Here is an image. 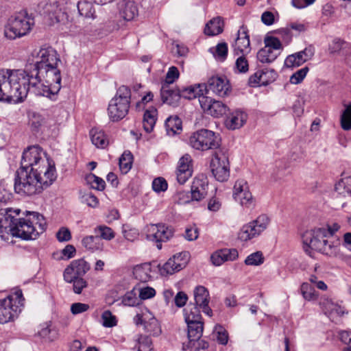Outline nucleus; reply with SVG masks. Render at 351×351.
<instances>
[{
  "mask_svg": "<svg viewBox=\"0 0 351 351\" xmlns=\"http://www.w3.org/2000/svg\"><path fill=\"white\" fill-rule=\"evenodd\" d=\"M189 342L199 340L203 332V322H186Z\"/></svg>",
  "mask_w": 351,
  "mask_h": 351,
  "instance_id": "e433bc0d",
  "label": "nucleus"
},
{
  "mask_svg": "<svg viewBox=\"0 0 351 351\" xmlns=\"http://www.w3.org/2000/svg\"><path fill=\"white\" fill-rule=\"evenodd\" d=\"M90 136L92 143L97 148L104 149L109 144L108 136L105 132L99 128H93L90 131Z\"/></svg>",
  "mask_w": 351,
  "mask_h": 351,
  "instance_id": "2f4dec72",
  "label": "nucleus"
},
{
  "mask_svg": "<svg viewBox=\"0 0 351 351\" xmlns=\"http://www.w3.org/2000/svg\"><path fill=\"white\" fill-rule=\"evenodd\" d=\"M247 114L243 111L235 110L232 112L226 121V125L230 130L241 128L247 121Z\"/></svg>",
  "mask_w": 351,
  "mask_h": 351,
  "instance_id": "c756f323",
  "label": "nucleus"
},
{
  "mask_svg": "<svg viewBox=\"0 0 351 351\" xmlns=\"http://www.w3.org/2000/svg\"><path fill=\"white\" fill-rule=\"evenodd\" d=\"M137 351H154L152 342L149 336H141L138 338Z\"/></svg>",
  "mask_w": 351,
  "mask_h": 351,
  "instance_id": "4d7b16f0",
  "label": "nucleus"
},
{
  "mask_svg": "<svg viewBox=\"0 0 351 351\" xmlns=\"http://www.w3.org/2000/svg\"><path fill=\"white\" fill-rule=\"evenodd\" d=\"M330 234V233L324 228L308 230L302 234L303 243L311 249L319 252Z\"/></svg>",
  "mask_w": 351,
  "mask_h": 351,
  "instance_id": "2eb2a0df",
  "label": "nucleus"
},
{
  "mask_svg": "<svg viewBox=\"0 0 351 351\" xmlns=\"http://www.w3.org/2000/svg\"><path fill=\"white\" fill-rule=\"evenodd\" d=\"M205 88L207 93L211 92L219 97H225L230 92L228 82L226 79L217 76L209 78Z\"/></svg>",
  "mask_w": 351,
  "mask_h": 351,
  "instance_id": "5701e85b",
  "label": "nucleus"
},
{
  "mask_svg": "<svg viewBox=\"0 0 351 351\" xmlns=\"http://www.w3.org/2000/svg\"><path fill=\"white\" fill-rule=\"evenodd\" d=\"M47 226L44 217L38 213L33 212L25 217L19 218L12 237L24 240L36 239L43 233Z\"/></svg>",
  "mask_w": 351,
  "mask_h": 351,
  "instance_id": "20e7f679",
  "label": "nucleus"
},
{
  "mask_svg": "<svg viewBox=\"0 0 351 351\" xmlns=\"http://www.w3.org/2000/svg\"><path fill=\"white\" fill-rule=\"evenodd\" d=\"M180 97H183L187 99H193L199 97V99L203 95V90L201 88L199 84L197 86H191L186 88H184L180 90Z\"/></svg>",
  "mask_w": 351,
  "mask_h": 351,
  "instance_id": "37998d69",
  "label": "nucleus"
},
{
  "mask_svg": "<svg viewBox=\"0 0 351 351\" xmlns=\"http://www.w3.org/2000/svg\"><path fill=\"white\" fill-rule=\"evenodd\" d=\"M233 54L250 53L251 51L247 28L242 25L237 32V36L232 45Z\"/></svg>",
  "mask_w": 351,
  "mask_h": 351,
  "instance_id": "b1692460",
  "label": "nucleus"
},
{
  "mask_svg": "<svg viewBox=\"0 0 351 351\" xmlns=\"http://www.w3.org/2000/svg\"><path fill=\"white\" fill-rule=\"evenodd\" d=\"M23 72L25 73L23 86H25L27 94L31 92L38 96L56 99L61 88L62 80L58 66L38 69L27 68Z\"/></svg>",
  "mask_w": 351,
  "mask_h": 351,
  "instance_id": "f257e3e1",
  "label": "nucleus"
},
{
  "mask_svg": "<svg viewBox=\"0 0 351 351\" xmlns=\"http://www.w3.org/2000/svg\"><path fill=\"white\" fill-rule=\"evenodd\" d=\"M213 335L217 342L222 345H226L228 341V335L227 331L221 326H216L213 331Z\"/></svg>",
  "mask_w": 351,
  "mask_h": 351,
  "instance_id": "5fc2aeb1",
  "label": "nucleus"
},
{
  "mask_svg": "<svg viewBox=\"0 0 351 351\" xmlns=\"http://www.w3.org/2000/svg\"><path fill=\"white\" fill-rule=\"evenodd\" d=\"M86 180L90 186L96 190L102 191L105 188V181L94 174H90L86 177Z\"/></svg>",
  "mask_w": 351,
  "mask_h": 351,
  "instance_id": "6e6d98bb",
  "label": "nucleus"
},
{
  "mask_svg": "<svg viewBox=\"0 0 351 351\" xmlns=\"http://www.w3.org/2000/svg\"><path fill=\"white\" fill-rule=\"evenodd\" d=\"M90 269L89 264L83 258L73 261L64 269V280L71 282L75 278L83 277Z\"/></svg>",
  "mask_w": 351,
  "mask_h": 351,
  "instance_id": "a211bd4d",
  "label": "nucleus"
},
{
  "mask_svg": "<svg viewBox=\"0 0 351 351\" xmlns=\"http://www.w3.org/2000/svg\"><path fill=\"white\" fill-rule=\"evenodd\" d=\"M157 116V110L154 107H151L145 110L143 115V125L147 132H151L156 124Z\"/></svg>",
  "mask_w": 351,
  "mask_h": 351,
  "instance_id": "f704fd0d",
  "label": "nucleus"
},
{
  "mask_svg": "<svg viewBox=\"0 0 351 351\" xmlns=\"http://www.w3.org/2000/svg\"><path fill=\"white\" fill-rule=\"evenodd\" d=\"M160 94L162 102L172 106H178L181 98L180 90L169 89L165 84H162Z\"/></svg>",
  "mask_w": 351,
  "mask_h": 351,
  "instance_id": "7c9ffc66",
  "label": "nucleus"
},
{
  "mask_svg": "<svg viewBox=\"0 0 351 351\" xmlns=\"http://www.w3.org/2000/svg\"><path fill=\"white\" fill-rule=\"evenodd\" d=\"M319 252L330 258H341L343 252L341 241L330 234Z\"/></svg>",
  "mask_w": 351,
  "mask_h": 351,
  "instance_id": "4be33fe9",
  "label": "nucleus"
},
{
  "mask_svg": "<svg viewBox=\"0 0 351 351\" xmlns=\"http://www.w3.org/2000/svg\"><path fill=\"white\" fill-rule=\"evenodd\" d=\"M22 69H0V101L19 104L27 97Z\"/></svg>",
  "mask_w": 351,
  "mask_h": 351,
  "instance_id": "7ed1b4c3",
  "label": "nucleus"
},
{
  "mask_svg": "<svg viewBox=\"0 0 351 351\" xmlns=\"http://www.w3.org/2000/svg\"><path fill=\"white\" fill-rule=\"evenodd\" d=\"M258 236L251 222L244 224L237 234L238 239L241 241H248Z\"/></svg>",
  "mask_w": 351,
  "mask_h": 351,
  "instance_id": "c9c22d12",
  "label": "nucleus"
},
{
  "mask_svg": "<svg viewBox=\"0 0 351 351\" xmlns=\"http://www.w3.org/2000/svg\"><path fill=\"white\" fill-rule=\"evenodd\" d=\"M71 283L73 284V291L76 294H80L88 287V282L83 277L75 278Z\"/></svg>",
  "mask_w": 351,
  "mask_h": 351,
  "instance_id": "e2e57ef3",
  "label": "nucleus"
},
{
  "mask_svg": "<svg viewBox=\"0 0 351 351\" xmlns=\"http://www.w3.org/2000/svg\"><path fill=\"white\" fill-rule=\"evenodd\" d=\"M23 174H24L23 173ZM22 180L14 184V191L21 196H32L40 193L51 186L57 178L54 162L49 159L33 173H25Z\"/></svg>",
  "mask_w": 351,
  "mask_h": 351,
  "instance_id": "f03ea898",
  "label": "nucleus"
},
{
  "mask_svg": "<svg viewBox=\"0 0 351 351\" xmlns=\"http://www.w3.org/2000/svg\"><path fill=\"white\" fill-rule=\"evenodd\" d=\"M175 173L180 184H184L192 176L193 160L191 155L186 154L179 159Z\"/></svg>",
  "mask_w": 351,
  "mask_h": 351,
  "instance_id": "aec40b11",
  "label": "nucleus"
},
{
  "mask_svg": "<svg viewBox=\"0 0 351 351\" xmlns=\"http://www.w3.org/2000/svg\"><path fill=\"white\" fill-rule=\"evenodd\" d=\"M314 49L312 47H306L304 50L289 55L285 61L287 67H297L311 60L314 56Z\"/></svg>",
  "mask_w": 351,
  "mask_h": 351,
  "instance_id": "393cba45",
  "label": "nucleus"
},
{
  "mask_svg": "<svg viewBox=\"0 0 351 351\" xmlns=\"http://www.w3.org/2000/svg\"><path fill=\"white\" fill-rule=\"evenodd\" d=\"M308 67L305 66L295 73H294L290 77V82L293 84H298L302 82L304 78L306 77L307 73L308 72Z\"/></svg>",
  "mask_w": 351,
  "mask_h": 351,
  "instance_id": "680f3d73",
  "label": "nucleus"
},
{
  "mask_svg": "<svg viewBox=\"0 0 351 351\" xmlns=\"http://www.w3.org/2000/svg\"><path fill=\"white\" fill-rule=\"evenodd\" d=\"M319 304L324 313L332 322H337L338 319L344 314L341 306L333 302L331 299L323 298L321 299Z\"/></svg>",
  "mask_w": 351,
  "mask_h": 351,
  "instance_id": "cd10ccee",
  "label": "nucleus"
},
{
  "mask_svg": "<svg viewBox=\"0 0 351 351\" xmlns=\"http://www.w3.org/2000/svg\"><path fill=\"white\" fill-rule=\"evenodd\" d=\"M208 181L207 178L200 176L195 178L191 186V200L200 201L208 194Z\"/></svg>",
  "mask_w": 351,
  "mask_h": 351,
  "instance_id": "bb28decb",
  "label": "nucleus"
},
{
  "mask_svg": "<svg viewBox=\"0 0 351 351\" xmlns=\"http://www.w3.org/2000/svg\"><path fill=\"white\" fill-rule=\"evenodd\" d=\"M82 202L92 208H96L99 205L97 197L91 193L84 194L82 196Z\"/></svg>",
  "mask_w": 351,
  "mask_h": 351,
  "instance_id": "69168bd1",
  "label": "nucleus"
},
{
  "mask_svg": "<svg viewBox=\"0 0 351 351\" xmlns=\"http://www.w3.org/2000/svg\"><path fill=\"white\" fill-rule=\"evenodd\" d=\"M239 254L236 249H223L214 252L210 260L215 266H219L226 261H233L238 258Z\"/></svg>",
  "mask_w": 351,
  "mask_h": 351,
  "instance_id": "c85d7f7f",
  "label": "nucleus"
},
{
  "mask_svg": "<svg viewBox=\"0 0 351 351\" xmlns=\"http://www.w3.org/2000/svg\"><path fill=\"white\" fill-rule=\"evenodd\" d=\"M186 346L194 348L195 351H204L208 348V343L200 338L199 340L189 342Z\"/></svg>",
  "mask_w": 351,
  "mask_h": 351,
  "instance_id": "774afa93",
  "label": "nucleus"
},
{
  "mask_svg": "<svg viewBox=\"0 0 351 351\" xmlns=\"http://www.w3.org/2000/svg\"><path fill=\"white\" fill-rule=\"evenodd\" d=\"M39 335L45 341H53L58 337V332L51 328L48 324H45L38 332Z\"/></svg>",
  "mask_w": 351,
  "mask_h": 351,
  "instance_id": "3c124183",
  "label": "nucleus"
},
{
  "mask_svg": "<svg viewBox=\"0 0 351 351\" xmlns=\"http://www.w3.org/2000/svg\"><path fill=\"white\" fill-rule=\"evenodd\" d=\"M21 210L19 208H5L0 209V237L8 241L12 236L14 229L20 218Z\"/></svg>",
  "mask_w": 351,
  "mask_h": 351,
  "instance_id": "f8f14e48",
  "label": "nucleus"
},
{
  "mask_svg": "<svg viewBox=\"0 0 351 351\" xmlns=\"http://www.w3.org/2000/svg\"><path fill=\"white\" fill-rule=\"evenodd\" d=\"M220 142L219 134L207 129L199 130L193 132L189 138V145L199 151L217 150L219 149Z\"/></svg>",
  "mask_w": 351,
  "mask_h": 351,
  "instance_id": "6e6552de",
  "label": "nucleus"
},
{
  "mask_svg": "<svg viewBox=\"0 0 351 351\" xmlns=\"http://www.w3.org/2000/svg\"><path fill=\"white\" fill-rule=\"evenodd\" d=\"M34 19L26 10H21L11 16L4 27V36L15 40L29 34L34 26Z\"/></svg>",
  "mask_w": 351,
  "mask_h": 351,
  "instance_id": "39448f33",
  "label": "nucleus"
},
{
  "mask_svg": "<svg viewBox=\"0 0 351 351\" xmlns=\"http://www.w3.org/2000/svg\"><path fill=\"white\" fill-rule=\"evenodd\" d=\"M133 321L139 330L149 335H158L161 332L158 320L147 309H145L141 313H136Z\"/></svg>",
  "mask_w": 351,
  "mask_h": 351,
  "instance_id": "4468645a",
  "label": "nucleus"
},
{
  "mask_svg": "<svg viewBox=\"0 0 351 351\" xmlns=\"http://www.w3.org/2000/svg\"><path fill=\"white\" fill-rule=\"evenodd\" d=\"M79 14L86 18L95 19V10L93 5L87 1H79L77 3Z\"/></svg>",
  "mask_w": 351,
  "mask_h": 351,
  "instance_id": "c03bdc74",
  "label": "nucleus"
},
{
  "mask_svg": "<svg viewBox=\"0 0 351 351\" xmlns=\"http://www.w3.org/2000/svg\"><path fill=\"white\" fill-rule=\"evenodd\" d=\"M265 47L270 48L271 50L276 51L282 47V44L280 40L275 37H267L265 39Z\"/></svg>",
  "mask_w": 351,
  "mask_h": 351,
  "instance_id": "338daca9",
  "label": "nucleus"
},
{
  "mask_svg": "<svg viewBox=\"0 0 351 351\" xmlns=\"http://www.w3.org/2000/svg\"><path fill=\"white\" fill-rule=\"evenodd\" d=\"M264 262V257L261 252H256L250 254L245 260L247 265H260Z\"/></svg>",
  "mask_w": 351,
  "mask_h": 351,
  "instance_id": "bf43d9fd",
  "label": "nucleus"
},
{
  "mask_svg": "<svg viewBox=\"0 0 351 351\" xmlns=\"http://www.w3.org/2000/svg\"><path fill=\"white\" fill-rule=\"evenodd\" d=\"M102 325L111 328L117 325V319L110 311H105L101 315Z\"/></svg>",
  "mask_w": 351,
  "mask_h": 351,
  "instance_id": "052dcab7",
  "label": "nucleus"
},
{
  "mask_svg": "<svg viewBox=\"0 0 351 351\" xmlns=\"http://www.w3.org/2000/svg\"><path fill=\"white\" fill-rule=\"evenodd\" d=\"M335 191L340 195L351 194V176L341 178L335 184Z\"/></svg>",
  "mask_w": 351,
  "mask_h": 351,
  "instance_id": "09e8293b",
  "label": "nucleus"
},
{
  "mask_svg": "<svg viewBox=\"0 0 351 351\" xmlns=\"http://www.w3.org/2000/svg\"><path fill=\"white\" fill-rule=\"evenodd\" d=\"M22 292L19 290L0 299V324H5L18 316L22 306Z\"/></svg>",
  "mask_w": 351,
  "mask_h": 351,
  "instance_id": "1a4fd4ad",
  "label": "nucleus"
},
{
  "mask_svg": "<svg viewBox=\"0 0 351 351\" xmlns=\"http://www.w3.org/2000/svg\"><path fill=\"white\" fill-rule=\"evenodd\" d=\"M199 101L204 111L215 117H221L228 110V106L222 101L210 97L202 96Z\"/></svg>",
  "mask_w": 351,
  "mask_h": 351,
  "instance_id": "412c9836",
  "label": "nucleus"
},
{
  "mask_svg": "<svg viewBox=\"0 0 351 351\" xmlns=\"http://www.w3.org/2000/svg\"><path fill=\"white\" fill-rule=\"evenodd\" d=\"M82 245L91 252L101 251L104 248V243L98 235L86 236L82 240Z\"/></svg>",
  "mask_w": 351,
  "mask_h": 351,
  "instance_id": "72a5a7b5",
  "label": "nucleus"
},
{
  "mask_svg": "<svg viewBox=\"0 0 351 351\" xmlns=\"http://www.w3.org/2000/svg\"><path fill=\"white\" fill-rule=\"evenodd\" d=\"M152 268L149 263L138 264L133 267V276L140 282H147L150 278Z\"/></svg>",
  "mask_w": 351,
  "mask_h": 351,
  "instance_id": "473e14b6",
  "label": "nucleus"
},
{
  "mask_svg": "<svg viewBox=\"0 0 351 351\" xmlns=\"http://www.w3.org/2000/svg\"><path fill=\"white\" fill-rule=\"evenodd\" d=\"M189 261V254L182 252L174 255L170 258L160 269V274L163 276L173 274L184 268Z\"/></svg>",
  "mask_w": 351,
  "mask_h": 351,
  "instance_id": "6ab92c4d",
  "label": "nucleus"
},
{
  "mask_svg": "<svg viewBox=\"0 0 351 351\" xmlns=\"http://www.w3.org/2000/svg\"><path fill=\"white\" fill-rule=\"evenodd\" d=\"M223 21L221 18L216 17L206 23L204 33L208 36L218 35L223 32Z\"/></svg>",
  "mask_w": 351,
  "mask_h": 351,
  "instance_id": "4c0bfd02",
  "label": "nucleus"
},
{
  "mask_svg": "<svg viewBox=\"0 0 351 351\" xmlns=\"http://www.w3.org/2000/svg\"><path fill=\"white\" fill-rule=\"evenodd\" d=\"M194 299L195 305L202 308V311L211 317L213 315V311L209 307L208 304L210 302V295L208 289L204 286H197L193 291Z\"/></svg>",
  "mask_w": 351,
  "mask_h": 351,
  "instance_id": "a878e982",
  "label": "nucleus"
},
{
  "mask_svg": "<svg viewBox=\"0 0 351 351\" xmlns=\"http://www.w3.org/2000/svg\"><path fill=\"white\" fill-rule=\"evenodd\" d=\"M197 305H189L184 310L186 322H198L202 321V316Z\"/></svg>",
  "mask_w": 351,
  "mask_h": 351,
  "instance_id": "79ce46f5",
  "label": "nucleus"
},
{
  "mask_svg": "<svg viewBox=\"0 0 351 351\" xmlns=\"http://www.w3.org/2000/svg\"><path fill=\"white\" fill-rule=\"evenodd\" d=\"M118 9L120 17L124 22H129L132 20V1L121 0L118 3Z\"/></svg>",
  "mask_w": 351,
  "mask_h": 351,
  "instance_id": "a19ab883",
  "label": "nucleus"
},
{
  "mask_svg": "<svg viewBox=\"0 0 351 351\" xmlns=\"http://www.w3.org/2000/svg\"><path fill=\"white\" fill-rule=\"evenodd\" d=\"M47 12L52 24L59 23L62 29L71 33L76 32V27L69 20L65 6L63 3L54 1L47 5Z\"/></svg>",
  "mask_w": 351,
  "mask_h": 351,
  "instance_id": "ddd939ff",
  "label": "nucleus"
},
{
  "mask_svg": "<svg viewBox=\"0 0 351 351\" xmlns=\"http://www.w3.org/2000/svg\"><path fill=\"white\" fill-rule=\"evenodd\" d=\"M147 228V238L157 243L167 241L173 235V228L163 223L150 224ZM157 247L161 249V243H158Z\"/></svg>",
  "mask_w": 351,
  "mask_h": 351,
  "instance_id": "f3484780",
  "label": "nucleus"
},
{
  "mask_svg": "<svg viewBox=\"0 0 351 351\" xmlns=\"http://www.w3.org/2000/svg\"><path fill=\"white\" fill-rule=\"evenodd\" d=\"M228 45L226 43H220L215 47V56L221 61H223L228 55Z\"/></svg>",
  "mask_w": 351,
  "mask_h": 351,
  "instance_id": "0e129e2a",
  "label": "nucleus"
},
{
  "mask_svg": "<svg viewBox=\"0 0 351 351\" xmlns=\"http://www.w3.org/2000/svg\"><path fill=\"white\" fill-rule=\"evenodd\" d=\"M32 69L58 66L60 59L57 51L52 47H42L34 50L31 54Z\"/></svg>",
  "mask_w": 351,
  "mask_h": 351,
  "instance_id": "9b49d317",
  "label": "nucleus"
},
{
  "mask_svg": "<svg viewBox=\"0 0 351 351\" xmlns=\"http://www.w3.org/2000/svg\"><path fill=\"white\" fill-rule=\"evenodd\" d=\"M248 53L234 54L237 56L234 66L236 73H246L249 71V62L247 58Z\"/></svg>",
  "mask_w": 351,
  "mask_h": 351,
  "instance_id": "ea45409f",
  "label": "nucleus"
},
{
  "mask_svg": "<svg viewBox=\"0 0 351 351\" xmlns=\"http://www.w3.org/2000/svg\"><path fill=\"white\" fill-rule=\"evenodd\" d=\"M210 171L214 178L219 182L226 181L230 176V163L226 149L216 150L210 163Z\"/></svg>",
  "mask_w": 351,
  "mask_h": 351,
  "instance_id": "9d476101",
  "label": "nucleus"
},
{
  "mask_svg": "<svg viewBox=\"0 0 351 351\" xmlns=\"http://www.w3.org/2000/svg\"><path fill=\"white\" fill-rule=\"evenodd\" d=\"M165 127L169 134L174 135L182 130V121L178 117H170L165 121Z\"/></svg>",
  "mask_w": 351,
  "mask_h": 351,
  "instance_id": "49530a36",
  "label": "nucleus"
},
{
  "mask_svg": "<svg viewBox=\"0 0 351 351\" xmlns=\"http://www.w3.org/2000/svg\"><path fill=\"white\" fill-rule=\"evenodd\" d=\"M278 56V53L267 47L260 49L257 53V59L263 63L272 62Z\"/></svg>",
  "mask_w": 351,
  "mask_h": 351,
  "instance_id": "a18cd8bd",
  "label": "nucleus"
},
{
  "mask_svg": "<svg viewBox=\"0 0 351 351\" xmlns=\"http://www.w3.org/2000/svg\"><path fill=\"white\" fill-rule=\"evenodd\" d=\"M233 197L241 206L246 208H251L255 204L249 185L243 179H239L235 182L233 187Z\"/></svg>",
  "mask_w": 351,
  "mask_h": 351,
  "instance_id": "dca6fc26",
  "label": "nucleus"
},
{
  "mask_svg": "<svg viewBox=\"0 0 351 351\" xmlns=\"http://www.w3.org/2000/svg\"><path fill=\"white\" fill-rule=\"evenodd\" d=\"M138 291V298L141 300L152 299L155 297L156 294V290L153 287L149 286H143L140 287Z\"/></svg>",
  "mask_w": 351,
  "mask_h": 351,
  "instance_id": "13d9d810",
  "label": "nucleus"
},
{
  "mask_svg": "<svg viewBox=\"0 0 351 351\" xmlns=\"http://www.w3.org/2000/svg\"><path fill=\"white\" fill-rule=\"evenodd\" d=\"M49 158L43 149L37 145L27 147L23 153L21 167L16 171L14 184L22 180L23 173H33L34 169L38 168Z\"/></svg>",
  "mask_w": 351,
  "mask_h": 351,
  "instance_id": "423d86ee",
  "label": "nucleus"
},
{
  "mask_svg": "<svg viewBox=\"0 0 351 351\" xmlns=\"http://www.w3.org/2000/svg\"><path fill=\"white\" fill-rule=\"evenodd\" d=\"M341 127L344 130L351 129V103L346 106L341 117Z\"/></svg>",
  "mask_w": 351,
  "mask_h": 351,
  "instance_id": "864d4df0",
  "label": "nucleus"
},
{
  "mask_svg": "<svg viewBox=\"0 0 351 351\" xmlns=\"http://www.w3.org/2000/svg\"><path fill=\"white\" fill-rule=\"evenodd\" d=\"M119 169L123 174L128 173L132 169V154L129 150L125 151L119 158Z\"/></svg>",
  "mask_w": 351,
  "mask_h": 351,
  "instance_id": "de8ad7c7",
  "label": "nucleus"
},
{
  "mask_svg": "<svg viewBox=\"0 0 351 351\" xmlns=\"http://www.w3.org/2000/svg\"><path fill=\"white\" fill-rule=\"evenodd\" d=\"M94 232L98 235L101 240L110 241L114 238L115 234L112 229L104 225L98 226L94 229Z\"/></svg>",
  "mask_w": 351,
  "mask_h": 351,
  "instance_id": "8fccbe9b",
  "label": "nucleus"
},
{
  "mask_svg": "<svg viewBox=\"0 0 351 351\" xmlns=\"http://www.w3.org/2000/svg\"><path fill=\"white\" fill-rule=\"evenodd\" d=\"M301 293L304 298L306 300H315L318 294L315 289L308 282H304L301 285Z\"/></svg>",
  "mask_w": 351,
  "mask_h": 351,
  "instance_id": "603ef678",
  "label": "nucleus"
},
{
  "mask_svg": "<svg viewBox=\"0 0 351 351\" xmlns=\"http://www.w3.org/2000/svg\"><path fill=\"white\" fill-rule=\"evenodd\" d=\"M131 95L132 93L128 86H121L118 88L108 107V114L110 121H118L126 116L130 106Z\"/></svg>",
  "mask_w": 351,
  "mask_h": 351,
  "instance_id": "0eeeda50",
  "label": "nucleus"
},
{
  "mask_svg": "<svg viewBox=\"0 0 351 351\" xmlns=\"http://www.w3.org/2000/svg\"><path fill=\"white\" fill-rule=\"evenodd\" d=\"M250 222L254 228H256L257 234L260 236L269 227L271 219L267 215L261 214Z\"/></svg>",
  "mask_w": 351,
  "mask_h": 351,
  "instance_id": "58836bf2",
  "label": "nucleus"
}]
</instances>
